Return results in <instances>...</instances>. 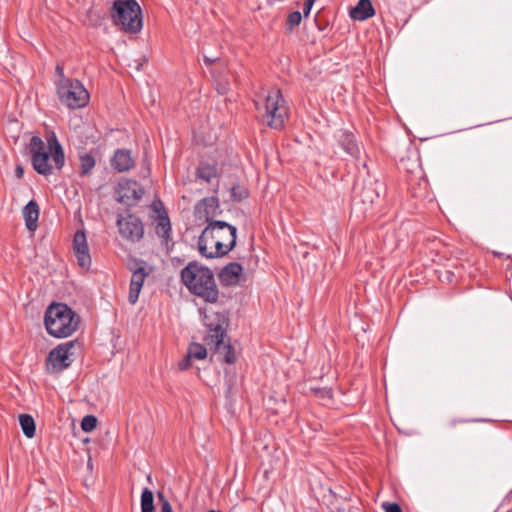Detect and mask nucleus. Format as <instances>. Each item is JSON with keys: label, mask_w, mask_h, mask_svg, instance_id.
I'll list each match as a JSON object with an SVG mask.
<instances>
[{"label": "nucleus", "mask_w": 512, "mask_h": 512, "mask_svg": "<svg viewBox=\"0 0 512 512\" xmlns=\"http://www.w3.org/2000/svg\"><path fill=\"white\" fill-rule=\"evenodd\" d=\"M23 217L25 225L29 231H35L37 229V222L39 218V206L34 201H29L23 208Z\"/></svg>", "instance_id": "obj_18"}, {"label": "nucleus", "mask_w": 512, "mask_h": 512, "mask_svg": "<svg viewBox=\"0 0 512 512\" xmlns=\"http://www.w3.org/2000/svg\"><path fill=\"white\" fill-rule=\"evenodd\" d=\"M205 325L209 329V333L206 337L207 345H211V341H214V335L222 332V337H226V328L228 326V318L225 313L210 312L206 313L204 317Z\"/></svg>", "instance_id": "obj_11"}, {"label": "nucleus", "mask_w": 512, "mask_h": 512, "mask_svg": "<svg viewBox=\"0 0 512 512\" xmlns=\"http://www.w3.org/2000/svg\"><path fill=\"white\" fill-rule=\"evenodd\" d=\"M206 247L208 252H200V254L206 258H215V257H221V254H214L216 252V248L213 246L212 239H208L206 242Z\"/></svg>", "instance_id": "obj_31"}, {"label": "nucleus", "mask_w": 512, "mask_h": 512, "mask_svg": "<svg viewBox=\"0 0 512 512\" xmlns=\"http://www.w3.org/2000/svg\"><path fill=\"white\" fill-rule=\"evenodd\" d=\"M225 91H226V88H225V87H222L220 92H221V93H225Z\"/></svg>", "instance_id": "obj_41"}, {"label": "nucleus", "mask_w": 512, "mask_h": 512, "mask_svg": "<svg viewBox=\"0 0 512 512\" xmlns=\"http://www.w3.org/2000/svg\"><path fill=\"white\" fill-rule=\"evenodd\" d=\"M55 72H56V76H57L56 85L63 84L64 80H72L71 78H68L65 76L64 68L59 64L56 66Z\"/></svg>", "instance_id": "obj_33"}, {"label": "nucleus", "mask_w": 512, "mask_h": 512, "mask_svg": "<svg viewBox=\"0 0 512 512\" xmlns=\"http://www.w3.org/2000/svg\"><path fill=\"white\" fill-rule=\"evenodd\" d=\"M231 197L235 201H241L248 197V191L242 186H233L231 189Z\"/></svg>", "instance_id": "obj_28"}, {"label": "nucleus", "mask_w": 512, "mask_h": 512, "mask_svg": "<svg viewBox=\"0 0 512 512\" xmlns=\"http://www.w3.org/2000/svg\"><path fill=\"white\" fill-rule=\"evenodd\" d=\"M187 354L192 360H204L207 356V350L199 343H192L187 349Z\"/></svg>", "instance_id": "obj_25"}, {"label": "nucleus", "mask_w": 512, "mask_h": 512, "mask_svg": "<svg viewBox=\"0 0 512 512\" xmlns=\"http://www.w3.org/2000/svg\"><path fill=\"white\" fill-rule=\"evenodd\" d=\"M110 12L114 25L121 31L137 34L142 30V10L136 0H115Z\"/></svg>", "instance_id": "obj_5"}, {"label": "nucleus", "mask_w": 512, "mask_h": 512, "mask_svg": "<svg viewBox=\"0 0 512 512\" xmlns=\"http://www.w3.org/2000/svg\"><path fill=\"white\" fill-rule=\"evenodd\" d=\"M73 346V343L70 342L63 345H59L53 350H51L48 354L46 361L47 370L51 373H56L69 367L72 362L70 358V351L73 348Z\"/></svg>", "instance_id": "obj_9"}, {"label": "nucleus", "mask_w": 512, "mask_h": 512, "mask_svg": "<svg viewBox=\"0 0 512 512\" xmlns=\"http://www.w3.org/2000/svg\"><path fill=\"white\" fill-rule=\"evenodd\" d=\"M218 208V199L215 197L204 198L196 206L198 214L205 217V220L208 222V224L210 222H214L212 218L216 215Z\"/></svg>", "instance_id": "obj_16"}, {"label": "nucleus", "mask_w": 512, "mask_h": 512, "mask_svg": "<svg viewBox=\"0 0 512 512\" xmlns=\"http://www.w3.org/2000/svg\"><path fill=\"white\" fill-rule=\"evenodd\" d=\"M315 393L316 396H318L319 398L323 399L325 402V404H328L332 398V392H331V389H328V388H315V389H312Z\"/></svg>", "instance_id": "obj_30"}, {"label": "nucleus", "mask_w": 512, "mask_h": 512, "mask_svg": "<svg viewBox=\"0 0 512 512\" xmlns=\"http://www.w3.org/2000/svg\"><path fill=\"white\" fill-rule=\"evenodd\" d=\"M19 423L24 435L28 438H32L35 435V421L32 416L28 414H21L19 416Z\"/></svg>", "instance_id": "obj_22"}, {"label": "nucleus", "mask_w": 512, "mask_h": 512, "mask_svg": "<svg viewBox=\"0 0 512 512\" xmlns=\"http://www.w3.org/2000/svg\"><path fill=\"white\" fill-rule=\"evenodd\" d=\"M259 116L273 129H282L288 117V108L280 90H263L254 100Z\"/></svg>", "instance_id": "obj_3"}, {"label": "nucleus", "mask_w": 512, "mask_h": 512, "mask_svg": "<svg viewBox=\"0 0 512 512\" xmlns=\"http://www.w3.org/2000/svg\"><path fill=\"white\" fill-rule=\"evenodd\" d=\"M144 189L135 180L124 179L118 183L115 199L124 205L134 206L142 198Z\"/></svg>", "instance_id": "obj_8"}, {"label": "nucleus", "mask_w": 512, "mask_h": 512, "mask_svg": "<svg viewBox=\"0 0 512 512\" xmlns=\"http://www.w3.org/2000/svg\"><path fill=\"white\" fill-rule=\"evenodd\" d=\"M315 0H306L305 3H304V8H303V12H304V15L305 16H308L311 9H312V6L314 4Z\"/></svg>", "instance_id": "obj_37"}, {"label": "nucleus", "mask_w": 512, "mask_h": 512, "mask_svg": "<svg viewBox=\"0 0 512 512\" xmlns=\"http://www.w3.org/2000/svg\"><path fill=\"white\" fill-rule=\"evenodd\" d=\"M382 507L385 512H402L401 507L397 503L384 502Z\"/></svg>", "instance_id": "obj_34"}, {"label": "nucleus", "mask_w": 512, "mask_h": 512, "mask_svg": "<svg viewBox=\"0 0 512 512\" xmlns=\"http://www.w3.org/2000/svg\"><path fill=\"white\" fill-rule=\"evenodd\" d=\"M237 228L224 221L210 222L203 230L198 240L199 252H208L206 242L212 239L213 246L216 248L214 254L226 255L236 245Z\"/></svg>", "instance_id": "obj_4"}, {"label": "nucleus", "mask_w": 512, "mask_h": 512, "mask_svg": "<svg viewBox=\"0 0 512 512\" xmlns=\"http://www.w3.org/2000/svg\"><path fill=\"white\" fill-rule=\"evenodd\" d=\"M301 19H302L301 13L298 11H294V12L290 13L288 16V24L290 25L291 28H293L300 24Z\"/></svg>", "instance_id": "obj_32"}, {"label": "nucleus", "mask_w": 512, "mask_h": 512, "mask_svg": "<svg viewBox=\"0 0 512 512\" xmlns=\"http://www.w3.org/2000/svg\"><path fill=\"white\" fill-rule=\"evenodd\" d=\"M192 359L189 357V355L186 353V356L184 359L179 361L178 367L181 371L187 370L192 365Z\"/></svg>", "instance_id": "obj_35"}, {"label": "nucleus", "mask_w": 512, "mask_h": 512, "mask_svg": "<svg viewBox=\"0 0 512 512\" xmlns=\"http://www.w3.org/2000/svg\"><path fill=\"white\" fill-rule=\"evenodd\" d=\"M158 496L162 501L161 512H173L170 503L164 498V496L161 493H159Z\"/></svg>", "instance_id": "obj_36"}, {"label": "nucleus", "mask_w": 512, "mask_h": 512, "mask_svg": "<svg viewBox=\"0 0 512 512\" xmlns=\"http://www.w3.org/2000/svg\"><path fill=\"white\" fill-rule=\"evenodd\" d=\"M361 197L363 202L374 203V200L379 197V193L372 188H365L362 191Z\"/></svg>", "instance_id": "obj_29"}, {"label": "nucleus", "mask_w": 512, "mask_h": 512, "mask_svg": "<svg viewBox=\"0 0 512 512\" xmlns=\"http://www.w3.org/2000/svg\"><path fill=\"white\" fill-rule=\"evenodd\" d=\"M111 165L119 172L128 171L134 165L130 151L125 149L117 150L111 160Z\"/></svg>", "instance_id": "obj_17"}, {"label": "nucleus", "mask_w": 512, "mask_h": 512, "mask_svg": "<svg viewBox=\"0 0 512 512\" xmlns=\"http://www.w3.org/2000/svg\"><path fill=\"white\" fill-rule=\"evenodd\" d=\"M24 174V169L21 165H17L15 168V175L17 178H21Z\"/></svg>", "instance_id": "obj_38"}, {"label": "nucleus", "mask_w": 512, "mask_h": 512, "mask_svg": "<svg viewBox=\"0 0 512 512\" xmlns=\"http://www.w3.org/2000/svg\"><path fill=\"white\" fill-rule=\"evenodd\" d=\"M97 419L93 415H86L81 421V428L85 432H91L95 429Z\"/></svg>", "instance_id": "obj_27"}, {"label": "nucleus", "mask_w": 512, "mask_h": 512, "mask_svg": "<svg viewBox=\"0 0 512 512\" xmlns=\"http://www.w3.org/2000/svg\"><path fill=\"white\" fill-rule=\"evenodd\" d=\"M47 332L57 338L70 336L77 328L74 312L62 303L51 304L45 313Z\"/></svg>", "instance_id": "obj_6"}, {"label": "nucleus", "mask_w": 512, "mask_h": 512, "mask_svg": "<svg viewBox=\"0 0 512 512\" xmlns=\"http://www.w3.org/2000/svg\"><path fill=\"white\" fill-rule=\"evenodd\" d=\"M374 13L370 0H359L358 4L350 11V16L355 20L363 21L372 17Z\"/></svg>", "instance_id": "obj_19"}, {"label": "nucleus", "mask_w": 512, "mask_h": 512, "mask_svg": "<svg viewBox=\"0 0 512 512\" xmlns=\"http://www.w3.org/2000/svg\"><path fill=\"white\" fill-rule=\"evenodd\" d=\"M56 88L60 101L68 108H82L89 102L88 91L79 80H64Z\"/></svg>", "instance_id": "obj_7"}, {"label": "nucleus", "mask_w": 512, "mask_h": 512, "mask_svg": "<svg viewBox=\"0 0 512 512\" xmlns=\"http://www.w3.org/2000/svg\"><path fill=\"white\" fill-rule=\"evenodd\" d=\"M340 143L347 154L351 155L354 158H358L360 155V148L351 133L344 132L341 135Z\"/></svg>", "instance_id": "obj_21"}, {"label": "nucleus", "mask_w": 512, "mask_h": 512, "mask_svg": "<svg viewBox=\"0 0 512 512\" xmlns=\"http://www.w3.org/2000/svg\"><path fill=\"white\" fill-rule=\"evenodd\" d=\"M117 226L120 235L130 242H138L144 235L143 224L141 220L134 215L119 217Z\"/></svg>", "instance_id": "obj_10"}, {"label": "nucleus", "mask_w": 512, "mask_h": 512, "mask_svg": "<svg viewBox=\"0 0 512 512\" xmlns=\"http://www.w3.org/2000/svg\"><path fill=\"white\" fill-rule=\"evenodd\" d=\"M131 271L132 275L130 280L128 300L130 304H135L138 301L139 294L149 273L146 271L144 262L142 261L138 263L134 268H132Z\"/></svg>", "instance_id": "obj_12"}, {"label": "nucleus", "mask_w": 512, "mask_h": 512, "mask_svg": "<svg viewBox=\"0 0 512 512\" xmlns=\"http://www.w3.org/2000/svg\"><path fill=\"white\" fill-rule=\"evenodd\" d=\"M141 512H155L154 496L148 488H145L141 494Z\"/></svg>", "instance_id": "obj_24"}, {"label": "nucleus", "mask_w": 512, "mask_h": 512, "mask_svg": "<svg viewBox=\"0 0 512 512\" xmlns=\"http://www.w3.org/2000/svg\"><path fill=\"white\" fill-rule=\"evenodd\" d=\"M95 166V159L89 154L80 156V171L82 175H87Z\"/></svg>", "instance_id": "obj_26"}, {"label": "nucleus", "mask_w": 512, "mask_h": 512, "mask_svg": "<svg viewBox=\"0 0 512 512\" xmlns=\"http://www.w3.org/2000/svg\"><path fill=\"white\" fill-rule=\"evenodd\" d=\"M181 280L187 289L207 303H216L219 291L210 269L190 262L181 270Z\"/></svg>", "instance_id": "obj_2"}, {"label": "nucleus", "mask_w": 512, "mask_h": 512, "mask_svg": "<svg viewBox=\"0 0 512 512\" xmlns=\"http://www.w3.org/2000/svg\"><path fill=\"white\" fill-rule=\"evenodd\" d=\"M73 249L77 257L79 266L88 268L91 264L86 235L83 231H77L73 239Z\"/></svg>", "instance_id": "obj_13"}, {"label": "nucleus", "mask_w": 512, "mask_h": 512, "mask_svg": "<svg viewBox=\"0 0 512 512\" xmlns=\"http://www.w3.org/2000/svg\"><path fill=\"white\" fill-rule=\"evenodd\" d=\"M144 62H146V60H145V59H142V60H136V61H135V63H136V66H135V67H136V69H137V70H141V69H142V65H143V63H144Z\"/></svg>", "instance_id": "obj_40"}, {"label": "nucleus", "mask_w": 512, "mask_h": 512, "mask_svg": "<svg viewBox=\"0 0 512 512\" xmlns=\"http://www.w3.org/2000/svg\"><path fill=\"white\" fill-rule=\"evenodd\" d=\"M155 230L164 243L168 244V241L171 239V224L166 212L159 213Z\"/></svg>", "instance_id": "obj_20"}, {"label": "nucleus", "mask_w": 512, "mask_h": 512, "mask_svg": "<svg viewBox=\"0 0 512 512\" xmlns=\"http://www.w3.org/2000/svg\"><path fill=\"white\" fill-rule=\"evenodd\" d=\"M203 59H204L205 64L210 65L211 63L216 61L218 58L217 57H209L207 55H204Z\"/></svg>", "instance_id": "obj_39"}, {"label": "nucleus", "mask_w": 512, "mask_h": 512, "mask_svg": "<svg viewBox=\"0 0 512 512\" xmlns=\"http://www.w3.org/2000/svg\"><path fill=\"white\" fill-rule=\"evenodd\" d=\"M243 267L237 262L224 266L219 273V280L225 286L237 285L242 277Z\"/></svg>", "instance_id": "obj_14"}, {"label": "nucleus", "mask_w": 512, "mask_h": 512, "mask_svg": "<svg viewBox=\"0 0 512 512\" xmlns=\"http://www.w3.org/2000/svg\"><path fill=\"white\" fill-rule=\"evenodd\" d=\"M34 170L44 176L52 173L49 163L51 158L56 169H61L65 164L63 148L54 132L46 136V143L38 136H32L28 145Z\"/></svg>", "instance_id": "obj_1"}, {"label": "nucleus", "mask_w": 512, "mask_h": 512, "mask_svg": "<svg viewBox=\"0 0 512 512\" xmlns=\"http://www.w3.org/2000/svg\"><path fill=\"white\" fill-rule=\"evenodd\" d=\"M225 338L222 337V332H220L214 335V341H211V345H214L215 351L226 363L232 364L236 360L235 350L230 343L225 341Z\"/></svg>", "instance_id": "obj_15"}, {"label": "nucleus", "mask_w": 512, "mask_h": 512, "mask_svg": "<svg viewBox=\"0 0 512 512\" xmlns=\"http://www.w3.org/2000/svg\"><path fill=\"white\" fill-rule=\"evenodd\" d=\"M197 176L206 182H210L217 176L216 167L213 165L201 163L197 168Z\"/></svg>", "instance_id": "obj_23"}]
</instances>
